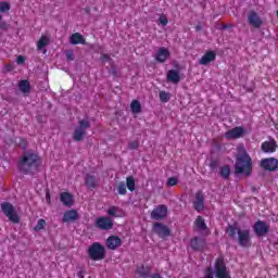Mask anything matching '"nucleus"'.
Segmentation results:
<instances>
[{"instance_id":"nucleus-4","label":"nucleus","mask_w":278,"mask_h":278,"mask_svg":"<svg viewBox=\"0 0 278 278\" xmlns=\"http://www.w3.org/2000/svg\"><path fill=\"white\" fill-rule=\"evenodd\" d=\"M1 210L4 216L11 220V223L18 224L21 223V217H18V213L16 212V208L12 203L10 202H3L1 204Z\"/></svg>"},{"instance_id":"nucleus-25","label":"nucleus","mask_w":278,"mask_h":278,"mask_svg":"<svg viewBox=\"0 0 278 278\" xmlns=\"http://www.w3.org/2000/svg\"><path fill=\"white\" fill-rule=\"evenodd\" d=\"M193 205H194V210H197V212H202V210L205 207L203 205V193L198 192L195 194V200L193 202Z\"/></svg>"},{"instance_id":"nucleus-26","label":"nucleus","mask_w":278,"mask_h":278,"mask_svg":"<svg viewBox=\"0 0 278 278\" xmlns=\"http://www.w3.org/2000/svg\"><path fill=\"white\" fill-rule=\"evenodd\" d=\"M205 241L203 239L193 238L191 240V249H193L194 251H201V249H203Z\"/></svg>"},{"instance_id":"nucleus-24","label":"nucleus","mask_w":278,"mask_h":278,"mask_svg":"<svg viewBox=\"0 0 278 278\" xmlns=\"http://www.w3.org/2000/svg\"><path fill=\"white\" fill-rule=\"evenodd\" d=\"M71 45H86V39L79 33H75L70 37Z\"/></svg>"},{"instance_id":"nucleus-42","label":"nucleus","mask_w":278,"mask_h":278,"mask_svg":"<svg viewBox=\"0 0 278 278\" xmlns=\"http://www.w3.org/2000/svg\"><path fill=\"white\" fill-rule=\"evenodd\" d=\"M140 146V143L138 141H132L129 143L128 148L129 149H138V147Z\"/></svg>"},{"instance_id":"nucleus-43","label":"nucleus","mask_w":278,"mask_h":278,"mask_svg":"<svg viewBox=\"0 0 278 278\" xmlns=\"http://www.w3.org/2000/svg\"><path fill=\"white\" fill-rule=\"evenodd\" d=\"M66 58H67V60L73 61V60H75V54L73 53V51H67Z\"/></svg>"},{"instance_id":"nucleus-22","label":"nucleus","mask_w":278,"mask_h":278,"mask_svg":"<svg viewBox=\"0 0 278 278\" xmlns=\"http://www.w3.org/2000/svg\"><path fill=\"white\" fill-rule=\"evenodd\" d=\"M167 81L170 84H179L181 81V76L179 75V72L177 70H169L167 72Z\"/></svg>"},{"instance_id":"nucleus-14","label":"nucleus","mask_w":278,"mask_h":278,"mask_svg":"<svg viewBox=\"0 0 278 278\" xmlns=\"http://www.w3.org/2000/svg\"><path fill=\"white\" fill-rule=\"evenodd\" d=\"M261 149L263 153H275V151H277V141H275V139L264 141Z\"/></svg>"},{"instance_id":"nucleus-19","label":"nucleus","mask_w":278,"mask_h":278,"mask_svg":"<svg viewBox=\"0 0 278 278\" xmlns=\"http://www.w3.org/2000/svg\"><path fill=\"white\" fill-rule=\"evenodd\" d=\"M106 214L109 216H112L113 218H123V217H125L124 210L118 207V206H110L106 211Z\"/></svg>"},{"instance_id":"nucleus-17","label":"nucleus","mask_w":278,"mask_h":278,"mask_svg":"<svg viewBox=\"0 0 278 278\" xmlns=\"http://www.w3.org/2000/svg\"><path fill=\"white\" fill-rule=\"evenodd\" d=\"M61 203L66 207H73L75 205V198L70 192H62L60 195Z\"/></svg>"},{"instance_id":"nucleus-44","label":"nucleus","mask_w":278,"mask_h":278,"mask_svg":"<svg viewBox=\"0 0 278 278\" xmlns=\"http://www.w3.org/2000/svg\"><path fill=\"white\" fill-rule=\"evenodd\" d=\"M16 64H25V56L18 55L16 59Z\"/></svg>"},{"instance_id":"nucleus-48","label":"nucleus","mask_w":278,"mask_h":278,"mask_svg":"<svg viewBox=\"0 0 278 278\" xmlns=\"http://www.w3.org/2000/svg\"><path fill=\"white\" fill-rule=\"evenodd\" d=\"M214 164H216V163L213 162V163L211 164V166H214Z\"/></svg>"},{"instance_id":"nucleus-3","label":"nucleus","mask_w":278,"mask_h":278,"mask_svg":"<svg viewBox=\"0 0 278 278\" xmlns=\"http://www.w3.org/2000/svg\"><path fill=\"white\" fill-rule=\"evenodd\" d=\"M88 254L94 262H101V260L105 258V247L101 245L99 242H94L90 245Z\"/></svg>"},{"instance_id":"nucleus-12","label":"nucleus","mask_w":278,"mask_h":278,"mask_svg":"<svg viewBox=\"0 0 278 278\" xmlns=\"http://www.w3.org/2000/svg\"><path fill=\"white\" fill-rule=\"evenodd\" d=\"M99 229L110 230L114 226V222L110 217H99L96 222Z\"/></svg>"},{"instance_id":"nucleus-33","label":"nucleus","mask_w":278,"mask_h":278,"mask_svg":"<svg viewBox=\"0 0 278 278\" xmlns=\"http://www.w3.org/2000/svg\"><path fill=\"white\" fill-rule=\"evenodd\" d=\"M159 97L163 103H168V101H170V93L166 91H160Z\"/></svg>"},{"instance_id":"nucleus-16","label":"nucleus","mask_w":278,"mask_h":278,"mask_svg":"<svg viewBox=\"0 0 278 278\" xmlns=\"http://www.w3.org/2000/svg\"><path fill=\"white\" fill-rule=\"evenodd\" d=\"M122 244L123 241L116 236H111L106 239V248L111 251H116Z\"/></svg>"},{"instance_id":"nucleus-11","label":"nucleus","mask_w":278,"mask_h":278,"mask_svg":"<svg viewBox=\"0 0 278 278\" xmlns=\"http://www.w3.org/2000/svg\"><path fill=\"white\" fill-rule=\"evenodd\" d=\"M168 58H170V51L164 47L159 48L154 55V60H156V62H160L161 64H163V62H166Z\"/></svg>"},{"instance_id":"nucleus-32","label":"nucleus","mask_w":278,"mask_h":278,"mask_svg":"<svg viewBox=\"0 0 278 278\" xmlns=\"http://www.w3.org/2000/svg\"><path fill=\"white\" fill-rule=\"evenodd\" d=\"M126 186L128 190H130V192H134V190H136V180H134V177L129 176L126 179Z\"/></svg>"},{"instance_id":"nucleus-28","label":"nucleus","mask_w":278,"mask_h":278,"mask_svg":"<svg viewBox=\"0 0 278 278\" xmlns=\"http://www.w3.org/2000/svg\"><path fill=\"white\" fill-rule=\"evenodd\" d=\"M130 110L132 114H140L142 112V104H140V101L132 100L130 103Z\"/></svg>"},{"instance_id":"nucleus-41","label":"nucleus","mask_w":278,"mask_h":278,"mask_svg":"<svg viewBox=\"0 0 278 278\" xmlns=\"http://www.w3.org/2000/svg\"><path fill=\"white\" fill-rule=\"evenodd\" d=\"M3 16L0 14V29H8V23L5 21H2Z\"/></svg>"},{"instance_id":"nucleus-39","label":"nucleus","mask_w":278,"mask_h":278,"mask_svg":"<svg viewBox=\"0 0 278 278\" xmlns=\"http://www.w3.org/2000/svg\"><path fill=\"white\" fill-rule=\"evenodd\" d=\"M160 25H163V27H166L168 25V17L166 15H161L159 17Z\"/></svg>"},{"instance_id":"nucleus-13","label":"nucleus","mask_w":278,"mask_h":278,"mask_svg":"<svg viewBox=\"0 0 278 278\" xmlns=\"http://www.w3.org/2000/svg\"><path fill=\"white\" fill-rule=\"evenodd\" d=\"M226 138H228V140H236L238 138H242L244 136V128L242 127H235L230 130H228L225 134Z\"/></svg>"},{"instance_id":"nucleus-23","label":"nucleus","mask_w":278,"mask_h":278,"mask_svg":"<svg viewBox=\"0 0 278 278\" xmlns=\"http://www.w3.org/2000/svg\"><path fill=\"white\" fill-rule=\"evenodd\" d=\"M49 42H50L49 36L42 35L37 42L38 50L42 51V53H47V49L45 48L49 46Z\"/></svg>"},{"instance_id":"nucleus-29","label":"nucleus","mask_w":278,"mask_h":278,"mask_svg":"<svg viewBox=\"0 0 278 278\" xmlns=\"http://www.w3.org/2000/svg\"><path fill=\"white\" fill-rule=\"evenodd\" d=\"M85 184L87 188H97V178L92 175H87Z\"/></svg>"},{"instance_id":"nucleus-35","label":"nucleus","mask_w":278,"mask_h":278,"mask_svg":"<svg viewBox=\"0 0 278 278\" xmlns=\"http://www.w3.org/2000/svg\"><path fill=\"white\" fill-rule=\"evenodd\" d=\"M195 225L198 229H206L205 220L202 219V217H198L195 220Z\"/></svg>"},{"instance_id":"nucleus-6","label":"nucleus","mask_w":278,"mask_h":278,"mask_svg":"<svg viewBox=\"0 0 278 278\" xmlns=\"http://www.w3.org/2000/svg\"><path fill=\"white\" fill-rule=\"evenodd\" d=\"M238 242L240 247L248 249L251 247V230L250 229H238Z\"/></svg>"},{"instance_id":"nucleus-36","label":"nucleus","mask_w":278,"mask_h":278,"mask_svg":"<svg viewBox=\"0 0 278 278\" xmlns=\"http://www.w3.org/2000/svg\"><path fill=\"white\" fill-rule=\"evenodd\" d=\"M117 192L118 194H127V187L125 186V182H121L117 186Z\"/></svg>"},{"instance_id":"nucleus-5","label":"nucleus","mask_w":278,"mask_h":278,"mask_svg":"<svg viewBox=\"0 0 278 278\" xmlns=\"http://www.w3.org/2000/svg\"><path fill=\"white\" fill-rule=\"evenodd\" d=\"M90 127V119L85 118L78 122V126L74 130L73 138L76 142H81L84 140V136H86V129Z\"/></svg>"},{"instance_id":"nucleus-2","label":"nucleus","mask_w":278,"mask_h":278,"mask_svg":"<svg viewBox=\"0 0 278 278\" xmlns=\"http://www.w3.org/2000/svg\"><path fill=\"white\" fill-rule=\"evenodd\" d=\"M41 161L38 156V153L36 152H26L22 160L18 163V168L22 173H25L26 175L29 173H34L35 170H38V166H40Z\"/></svg>"},{"instance_id":"nucleus-38","label":"nucleus","mask_w":278,"mask_h":278,"mask_svg":"<svg viewBox=\"0 0 278 278\" xmlns=\"http://www.w3.org/2000/svg\"><path fill=\"white\" fill-rule=\"evenodd\" d=\"M0 12H10V3L0 2Z\"/></svg>"},{"instance_id":"nucleus-27","label":"nucleus","mask_w":278,"mask_h":278,"mask_svg":"<svg viewBox=\"0 0 278 278\" xmlns=\"http://www.w3.org/2000/svg\"><path fill=\"white\" fill-rule=\"evenodd\" d=\"M18 89L23 92V94H29V92L31 90L29 80H21L18 84Z\"/></svg>"},{"instance_id":"nucleus-31","label":"nucleus","mask_w":278,"mask_h":278,"mask_svg":"<svg viewBox=\"0 0 278 278\" xmlns=\"http://www.w3.org/2000/svg\"><path fill=\"white\" fill-rule=\"evenodd\" d=\"M137 274L140 275V277H149V275H151V267L141 266L137 269Z\"/></svg>"},{"instance_id":"nucleus-9","label":"nucleus","mask_w":278,"mask_h":278,"mask_svg":"<svg viewBox=\"0 0 278 278\" xmlns=\"http://www.w3.org/2000/svg\"><path fill=\"white\" fill-rule=\"evenodd\" d=\"M261 167L265 170L275 172L278 168V160L275 157L263 159L261 161Z\"/></svg>"},{"instance_id":"nucleus-8","label":"nucleus","mask_w":278,"mask_h":278,"mask_svg":"<svg viewBox=\"0 0 278 278\" xmlns=\"http://www.w3.org/2000/svg\"><path fill=\"white\" fill-rule=\"evenodd\" d=\"M248 23L252 27H255V29H260V27L264 25V20H262L256 12L252 11L248 15Z\"/></svg>"},{"instance_id":"nucleus-7","label":"nucleus","mask_w":278,"mask_h":278,"mask_svg":"<svg viewBox=\"0 0 278 278\" xmlns=\"http://www.w3.org/2000/svg\"><path fill=\"white\" fill-rule=\"evenodd\" d=\"M215 277L216 278H228L229 271H227V266H225V261L219 257L215 263Z\"/></svg>"},{"instance_id":"nucleus-21","label":"nucleus","mask_w":278,"mask_h":278,"mask_svg":"<svg viewBox=\"0 0 278 278\" xmlns=\"http://www.w3.org/2000/svg\"><path fill=\"white\" fill-rule=\"evenodd\" d=\"M214 60H216V52L208 51L200 59L199 64L207 66V64H210V62H214Z\"/></svg>"},{"instance_id":"nucleus-10","label":"nucleus","mask_w":278,"mask_h":278,"mask_svg":"<svg viewBox=\"0 0 278 278\" xmlns=\"http://www.w3.org/2000/svg\"><path fill=\"white\" fill-rule=\"evenodd\" d=\"M166 214H168V208L166 207V205H159L152 211L151 218H153L154 220H162L166 218Z\"/></svg>"},{"instance_id":"nucleus-46","label":"nucleus","mask_w":278,"mask_h":278,"mask_svg":"<svg viewBox=\"0 0 278 278\" xmlns=\"http://www.w3.org/2000/svg\"><path fill=\"white\" fill-rule=\"evenodd\" d=\"M47 203H51V195L49 193L46 194Z\"/></svg>"},{"instance_id":"nucleus-34","label":"nucleus","mask_w":278,"mask_h":278,"mask_svg":"<svg viewBox=\"0 0 278 278\" xmlns=\"http://www.w3.org/2000/svg\"><path fill=\"white\" fill-rule=\"evenodd\" d=\"M45 227H47V222L45 219H39L37 222V225L34 228V230L35 231H42V229H45Z\"/></svg>"},{"instance_id":"nucleus-30","label":"nucleus","mask_w":278,"mask_h":278,"mask_svg":"<svg viewBox=\"0 0 278 278\" xmlns=\"http://www.w3.org/2000/svg\"><path fill=\"white\" fill-rule=\"evenodd\" d=\"M219 174L224 179H229V176L231 175V168H229V165H225L220 167Z\"/></svg>"},{"instance_id":"nucleus-47","label":"nucleus","mask_w":278,"mask_h":278,"mask_svg":"<svg viewBox=\"0 0 278 278\" xmlns=\"http://www.w3.org/2000/svg\"><path fill=\"white\" fill-rule=\"evenodd\" d=\"M151 278H162V276H160V274L153 275Z\"/></svg>"},{"instance_id":"nucleus-45","label":"nucleus","mask_w":278,"mask_h":278,"mask_svg":"<svg viewBox=\"0 0 278 278\" xmlns=\"http://www.w3.org/2000/svg\"><path fill=\"white\" fill-rule=\"evenodd\" d=\"M108 60H110V55L102 54V62H108Z\"/></svg>"},{"instance_id":"nucleus-20","label":"nucleus","mask_w":278,"mask_h":278,"mask_svg":"<svg viewBox=\"0 0 278 278\" xmlns=\"http://www.w3.org/2000/svg\"><path fill=\"white\" fill-rule=\"evenodd\" d=\"M153 231L157 233L161 238H166V236L170 233V231L168 230V227L160 223L154 224Z\"/></svg>"},{"instance_id":"nucleus-40","label":"nucleus","mask_w":278,"mask_h":278,"mask_svg":"<svg viewBox=\"0 0 278 278\" xmlns=\"http://www.w3.org/2000/svg\"><path fill=\"white\" fill-rule=\"evenodd\" d=\"M178 179L176 178V177H170V178H168V180H167V186H177V184H178Z\"/></svg>"},{"instance_id":"nucleus-15","label":"nucleus","mask_w":278,"mask_h":278,"mask_svg":"<svg viewBox=\"0 0 278 278\" xmlns=\"http://www.w3.org/2000/svg\"><path fill=\"white\" fill-rule=\"evenodd\" d=\"M78 219H79V213H77V211L75 210H70L63 214L62 220L63 223L71 225V223H75V220H78Z\"/></svg>"},{"instance_id":"nucleus-18","label":"nucleus","mask_w":278,"mask_h":278,"mask_svg":"<svg viewBox=\"0 0 278 278\" xmlns=\"http://www.w3.org/2000/svg\"><path fill=\"white\" fill-rule=\"evenodd\" d=\"M254 232L256 236H266V233H268V225L262 220L256 222L254 224Z\"/></svg>"},{"instance_id":"nucleus-37","label":"nucleus","mask_w":278,"mask_h":278,"mask_svg":"<svg viewBox=\"0 0 278 278\" xmlns=\"http://www.w3.org/2000/svg\"><path fill=\"white\" fill-rule=\"evenodd\" d=\"M239 229L240 228H236L233 226H229L228 233H229L230 238H236V233H238Z\"/></svg>"},{"instance_id":"nucleus-1","label":"nucleus","mask_w":278,"mask_h":278,"mask_svg":"<svg viewBox=\"0 0 278 278\" xmlns=\"http://www.w3.org/2000/svg\"><path fill=\"white\" fill-rule=\"evenodd\" d=\"M237 162L235 164V173L237 175H251V170H253V163L251 161V156L247 153L244 147H238L237 149Z\"/></svg>"}]
</instances>
